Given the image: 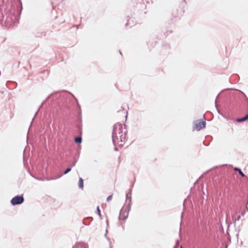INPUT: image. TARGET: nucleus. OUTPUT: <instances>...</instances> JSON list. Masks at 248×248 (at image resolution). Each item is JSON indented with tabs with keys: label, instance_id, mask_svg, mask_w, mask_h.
<instances>
[{
	"label": "nucleus",
	"instance_id": "4be33fe9",
	"mask_svg": "<svg viewBox=\"0 0 248 248\" xmlns=\"http://www.w3.org/2000/svg\"><path fill=\"white\" fill-rule=\"evenodd\" d=\"M119 52H120V54H121V52L120 50H119Z\"/></svg>",
	"mask_w": 248,
	"mask_h": 248
},
{
	"label": "nucleus",
	"instance_id": "20e7f679",
	"mask_svg": "<svg viewBox=\"0 0 248 248\" xmlns=\"http://www.w3.org/2000/svg\"><path fill=\"white\" fill-rule=\"evenodd\" d=\"M24 199L22 196H16L11 201V203L13 205L20 204L24 202Z\"/></svg>",
	"mask_w": 248,
	"mask_h": 248
},
{
	"label": "nucleus",
	"instance_id": "423d86ee",
	"mask_svg": "<svg viewBox=\"0 0 248 248\" xmlns=\"http://www.w3.org/2000/svg\"><path fill=\"white\" fill-rule=\"evenodd\" d=\"M232 222L235 223L236 221L240 219V215H238V213L235 211L232 216Z\"/></svg>",
	"mask_w": 248,
	"mask_h": 248
},
{
	"label": "nucleus",
	"instance_id": "2eb2a0df",
	"mask_svg": "<svg viewBox=\"0 0 248 248\" xmlns=\"http://www.w3.org/2000/svg\"><path fill=\"white\" fill-rule=\"evenodd\" d=\"M112 195H110L109 196L108 198H107V202H109L110 201L111 199H112Z\"/></svg>",
	"mask_w": 248,
	"mask_h": 248
},
{
	"label": "nucleus",
	"instance_id": "6ab92c4d",
	"mask_svg": "<svg viewBox=\"0 0 248 248\" xmlns=\"http://www.w3.org/2000/svg\"><path fill=\"white\" fill-rule=\"evenodd\" d=\"M245 212H243V213H242V215L244 216V214H245Z\"/></svg>",
	"mask_w": 248,
	"mask_h": 248
},
{
	"label": "nucleus",
	"instance_id": "6e6552de",
	"mask_svg": "<svg viewBox=\"0 0 248 248\" xmlns=\"http://www.w3.org/2000/svg\"><path fill=\"white\" fill-rule=\"evenodd\" d=\"M78 187L83 189V180L82 178H79L78 184Z\"/></svg>",
	"mask_w": 248,
	"mask_h": 248
},
{
	"label": "nucleus",
	"instance_id": "9b49d317",
	"mask_svg": "<svg viewBox=\"0 0 248 248\" xmlns=\"http://www.w3.org/2000/svg\"><path fill=\"white\" fill-rule=\"evenodd\" d=\"M75 141L77 143H81L82 141V138L81 137H77L75 138Z\"/></svg>",
	"mask_w": 248,
	"mask_h": 248
},
{
	"label": "nucleus",
	"instance_id": "dca6fc26",
	"mask_svg": "<svg viewBox=\"0 0 248 248\" xmlns=\"http://www.w3.org/2000/svg\"><path fill=\"white\" fill-rule=\"evenodd\" d=\"M129 25H130V23L129 22V21H128L127 22L126 24V26H129Z\"/></svg>",
	"mask_w": 248,
	"mask_h": 248
},
{
	"label": "nucleus",
	"instance_id": "f8f14e48",
	"mask_svg": "<svg viewBox=\"0 0 248 248\" xmlns=\"http://www.w3.org/2000/svg\"><path fill=\"white\" fill-rule=\"evenodd\" d=\"M234 170L235 171H237L238 172L239 174L242 176V177H244L245 175L244 174V173L242 171V170H241V169H240L239 168H235L234 169Z\"/></svg>",
	"mask_w": 248,
	"mask_h": 248
},
{
	"label": "nucleus",
	"instance_id": "9d476101",
	"mask_svg": "<svg viewBox=\"0 0 248 248\" xmlns=\"http://www.w3.org/2000/svg\"><path fill=\"white\" fill-rule=\"evenodd\" d=\"M77 248H88V245L84 243L79 244Z\"/></svg>",
	"mask_w": 248,
	"mask_h": 248
},
{
	"label": "nucleus",
	"instance_id": "7ed1b4c3",
	"mask_svg": "<svg viewBox=\"0 0 248 248\" xmlns=\"http://www.w3.org/2000/svg\"><path fill=\"white\" fill-rule=\"evenodd\" d=\"M130 211V203H128V205L126 207H123L120 212L119 217V219H122L124 220L126 219L128 216L129 212Z\"/></svg>",
	"mask_w": 248,
	"mask_h": 248
},
{
	"label": "nucleus",
	"instance_id": "39448f33",
	"mask_svg": "<svg viewBox=\"0 0 248 248\" xmlns=\"http://www.w3.org/2000/svg\"><path fill=\"white\" fill-rule=\"evenodd\" d=\"M206 126V122L205 121H199L196 123L194 125V128L196 129L197 130L199 131L202 128H203Z\"/></svg>",
	"mask_w": 248,
	"mask_h": 248
},
{
	"label": "nucleus",
	"instance_id": "412c9836",
	"mask_svg": "<svg viewBox=\"0 0 248 248\" xmlns=\"http://www.w3.org/2000/svg\"><path fill=\"white\" fill-rule=\"evenodd\" d=\"M174 248H177L176 247V246H174Z\"/></svg>",
	"mask_w": 248,
	"mask_h": 248
},
{
	"label": "nucleus",
	"instance_id": "ddd939ff",
	"mask_svg": "<svg viewBox=\"0 0 248 248\" xmlns=\"http://www.w3.org/2000/svg\"><path fill=\"white\" fill-rule=\"evenodd\" d=\"M71 170V168H68L64 170L63 174H66L68 173V172H69Z\"/></svg>",
	"mask_w": 248,
	"mask_h": 248
},
{
	"label": "nucleus",
	"instance_id": "f03ea898",
	"mask_svg": "<svg viewBox=\"0 0 248 248\" xmlns=\"http://www.w3.org/2000/svg\"><path fill=\"white\" fill-rule=\"evenodd\" d=\"M123 125L121 124L117 123L114 126L112 133V141L114 145L119 142H124L126 139L127 130L123 133Z\"/></svg>",
	"mask_w": 248,
	"mask_h": 248
},
{
	"label": "nucleus",
	"instance_id": "f257e3e1",
	"mask_svg": "<svg viewBox=\"0 0 248 248\" xmlns=\"http://www.w3.org/2000/svg\"><path fill=\"white\" fill-rule=\"evenodd\" d=\"M15 6L4 2L0 0V22H4L7 25H10L17 19V11Z\"/></svg>",
	"mask_w": 248,
	"mask_h": 248
},
{
	"label": "nucleus",
	"instance_id": "0eeeda50",
	"mask_svg": "<svg viewBox=\"0 0 248 248\" xmlns=\"http://www.w3.org/2000/svg\"><path fill=\"white\" fill-rule=\"evenodd\" d=\"M247 120H248V114H247L245 116H244L242 118L236 119V121L237 122L240 123V122H244Z\"/></svg>",
	"mask_w": 248,
	"mask_h": 248
},
{
	"label": "nucleus",
	"instance_id": "4468645a",
	"mask_svg": "<svg viewBox=\"0 0 248 248\" xmlns=\"http://www.w3.org/2000/svg\"><path fill=\"white\" fill-rule=\"evenodd\" d=\"M97 212L98 215L100 217H101V211H100V210L99 209V206H97Z\"/></svg>",
	"mask_w": 248,
	"mask_h": 248
},
{
	"label": "nucleus",
	"instance_id": "a211bd4d",
	"mask_svg": "<svg viewBox=\"0 0 248 248\" xmlns=\"http://www.w3.org/2000/svg\"><path fill=\"white\" fill-rule=\"evenodd\" d=\"M218 95L217 96L216 98H217V97H218ZM217 99H216V100ZM215 106H216V107L217 108V102H216V100L215 101Z\"/></svg>",
	"mask_w": 248,
	"mask_h": 248
},
{
	"label": "nucleus",
	"instance_id": "f3484780",
	"mask_svg": "<svg viewBox=\"0 0 248 248\" xmlns=\"http://www.w3.org/2000/svg\"><path fill=\"white\" fill-rule=\"evenodd\" d=\"M76 161L74 162H73V163L72 166H75V165H76Z\"/></svg>",
	"mask_w": 248,
	"mask_h": 248
},
{
	"label": "nucleus",
	"instance_id": "1a4fd4ad",
	"mask_svg": "<svg viewBox=\"0 0 248 248\" xmlns=\"http://www.w3.org/2000/svg\"><path fill=\"white\" fill-rule=\"evenodd\" d=\"M131 191H132V189H130L129 190V192L127 193L126 194V200H129V203L130 204V202L131 201Z\"/></svg>",
	"mask_w": 248,
	"mask_h": 248
},
{
	"label": "nucleus",
	"instance_id": "aec40b11",
	"mask_svg": "<svg viewBox=\"0 0 248 248\" xmlns=\"http://www.w3.org/2000/svg\"><path fill=\"white\" fill-rule=\"evenodd\" d=\"M115 150L116 151H117V150H118V148H117V147H115Z\"/></svg>",
	"mask_w": 248,
	"mask_h": 248
},
{
	"label": "nucleus",
	"instance_id": "5701e85b",
	"mask_svg": "<svg viewBox=\"0 0 248 248\" xmlns=\"http://www.w3.org/2000/svg\"><path fill=\"white\" fill-rule=\"evenodd\" d=\"M181 248H182V246H181Z\"/></svg>",
	"mask_w": 248,
	"mask_h": 248
}]
</instances>
